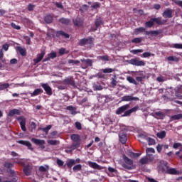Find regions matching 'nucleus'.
I'll list each match as a JSON object with an SVG mask.
<instances>
[{
	"mask_svg": "<svg viewBox=\"0 0 182 182\" xmlns=\"http://www.w3.org/2000/svg\"><path fill=\"white\" fill-rule=\"evenodd\" d=\"M129 108L130 104H126L125 105H122L116 110V114H122V113H124L122 117H127V116H130V114H132V113H134V112H137V110H139L138 106L134 107L133 108L127 110Z\"/></svg>",
	"mask_w": 182,
	"mask_h": 182,
	"instance_id": "f257e3e1",
	"label": "nucleus"
},
{
	"mask_svg": "<svg viewBox=\"0 0 182 182\" xmlns=\"http://www.w3.org/2000/svg\"><path fill=\"white\" fill-rule=\"evenodd\" d=\"M70 139L73 141V144L70 146L71 150H76L80 147V135L77 134H73L70 136Z\"/></svg>",
	"mask_w": 182,
	"mask_h": 182,
	"instance_id": "f03ea898",
	"label": "nucleus"
},
{
	"mask_svg": "<svg viewBox=\"0 0 182 182\" xmlns=\"http://www.w3.org/2000/svg\"><path fill=\"white\" fill-rule=\"evenodd\" d=\"M154 22L156 25H164L166 20H163L161 17L151 18L150 21L145 23L146 28H151L154 26Z\"/></svg>",
	"mask_w": 182,
	"mask_h": 182,
	"instance_id": "7ed1b4c3",
	"label": "nucleus"
},
{
	"mask_svg": "<svg viewBox=\"0 0 182 182\" xmlns=\"http://www.w3.org/2000/svg\"><path fill=\"white\" fill-rule=\"evenodd\" d=\"M141 32H145V35H147L148 36H154L157 35H160L159 31H146V28L144 27H139L138 28H135L134 31V33L135 35H139Z\"/></svg>",
	"mask_w": 182,
	"mask_h": 182,
	"instance_id": "20e7f679",
	"label": "nucleus"
},
{
	"mask_svg": "<svg viewBox=\"0 0 182 182\" xmlns=\"http://www.w3.org/2000/svg\"><path fill=\"white\" fill-rule=\"evenodd\" d=\"M78 45L80 46H87V49H92L94 45L93 38L88 37L80 39L79 41Z\"/></svg>",
	"mask_w": 182,
	"mask_h": 182,
	"instance_id": "39448f33",
	"label": "nucleus"
},
{
	"mask_svg": "<svg viewBox=\"0 0 182 182\" xmlns=\"http://www.w3.org/2000/svg\"><path fill=\"white\" fill-rule=\"evenodd\" d=\"M122 159L124 160L122 167L127 170H132L133 168V160L129 159L126 155H123Z\"/></svg>",
	"mask_w": 182,
	"mask_h": 182,
	"instance_id": "423d86ee",
	"label": "nucleus"
},
{
	"mask_svg": "<svg viewBox=\"0 0 182 182\" xmlns=\"http://www.w3.org/2000/svg\"><path fill=\"white\" fill-rule=\"evenodd\" d=\"M127 63L129 65H133L134 66H145L146 63L143 60H141L140 58H136L127 60Z\"/></svg>",
	"mask_w": 182,
	"mask_h": 182,
	"instance_id": "0eeeda50",
	"label": "nucleus"
},
{
	"mask_svg": "<svg viewBox=\"0 0 182 182\" xmlns=\"http://www.w3.org/2000/svg\"><path fill=\"white\" fill-rule=\"evenodd\" d=\"M168 164L167 161H161L158 165V170L163 173V174H166L167 171L168 170Z\"/></svg>",
	"mask_w": 182,
	"mask_h": 182,
	"instance_id": "6e6552de",
	"label": "nucleus"
},
{
	"mask_svg": "<svg viewBox=\"0 0 182 182\" xmlns=\"http://www.w3.org/2000/svg\"><path fill=\"white\" fill-rule=\"evenodd\" d=\"M16 120L19 122L21 130L26 132V118L24 116H20L16 117Z\"/></svg>",
	"mask_w": 182,
	"mask_h": 182,
	"instance_id": "1a4fd4ad",
	"label": "nucleus"
},
{
	"mask_svg": "<svg viewBox=\"0 0 182 182\" xmlns=\"http://www.w3.org/2000/svg\"><path fill=\"white\" fill-rule=\"evenodd\" d=\"M31 141L34 143V144H36V146H39V148L41 150H45V144L46 141L43 139H38L36 138H32Z\"/></svg>",
	"mask_w": 182,
	"mask_h": 182,
	"instance_id": "9d476101",
	"label": "nucleus"
},
{
	"mask_svg": "<svg viewBox=\"0 0 182 182\" xmlns=\"http://www.w3.org/2000/svg\"><path fill=\"white\" fill-rule=\"evenodd\" d=\"M4 167L8 170L11 176H14V174H15V170L12 169L14 168V164L10 161H4Z\"/></svg>",
	"mask_w": 182,
	"mask_h": 182,
	"instance_id": "9b49d317",
	"label": "nucleus"
},
{
	"mask_svg": "<svg viewBox=\"0 0 182 182\" xmlns=\"http://www.w3.org/2000/svg\"><path fill=\"white\" fill-rule=\"evenodd\" d=\"M63 82L64 85H70V86L74 87V89H76L77 87V86H76V83L75 82V79H73V77H66L63 80Z\"/></svg>",
	"mask_w": 182,
	"mask_h": 182,
	"instance_id": "f8f14e48",
	"label": "nucleus"
},
{
	"mask_svg": "<svg viewBox=\"0 0 182 182\" xmlns=\"http://www.w3.org/2000/svg\"><path fill=\"white\" fill-rule=\"evenodd\" d=\"M119 141L122 143V144H126L127 141V134L124 131H121L119 133Z\"/></svg>",
	"mask_w": 182,
	"mask_h": 182,
	"instance_id": "ddd939ff",
	"label": "nucleus"
},
{
	"mask_svg": "<svg viewBox=\"0 0 182 182\" xmlns=\"http://www.w3.org/2000/svg\"><path fill=\"white\" fill-rule=\"evenodd\" d=\"M137 102L140 100V99L137 97H133V95H125L122 97V102Z\"/></svg>",
	"mask_w": 182,
	"mask_h": 182,
	"instance_id": "4468645a",
	"label": "nucleus"
},
{
	"mask_svg": "<svg viewBox=\"0 0 182 182\" xmlns=\"http://www.w3.org/2000/svg\"><path fill=\"white\" fill-rule=\"evenodd\" d=\"M84 22L85 20L80 17H76L75 18L73 19V23L75 25V26H77L78 28L83 26Z\"/></svg>",
	"mask_w": 182,
	"mask_h": 182,
	"instance_id": "2eb2a0df",
	"label": "nucleus"
},
{
	"mask_svg": "<svg viewBox=\"0 0 182 182\" xmlns=\"http://www.w3.org/2000/svg\"><path fill=\"white\" fill-rule=\"evenodd\" d=\"M88 166L95 170H104V168H106V167L102 166L97 164V163L92 161H88Z\"/></svg>",
	"mask_w": 182,
	"mask_h": 182,
	"instance_id": "dca6fc26",
	"label": "nucleus"
},
{
	"mask_svg": "<svg viewBox=\"0 0 182 182\" xmlns=\"http://www.w3.org/2000/svg\"><path fill=\"white\" fill-rule=\"evenodd\" d=\"M46 53V51L45 50H43L40 54H38L37 58L33 59L34 63L36 65L37 63H39V62H41Z\"/></svg>",
	"mask_w": 182,
	"mask_h": 182,
	"instance_id": "f3484780",
	"label": "nucleus"
},
{
	"mask_svg": "<svg viewBox=\"0 0 182 182\" xmlns=\"http://www.w3.org/2000/svg\"><path fill=\"white\" fill-rule=\"evenodd\" d=\"M17 143H18V144H22L23 146H26V147H28V150L33 151L32 144H31L29 141L20 140V141H17Z\"/></svg>",
	"mask_w": 182,
	"mask_h": 182,
	"instance_id": "a211bd4d",
	"label": "nucleus"
},
{
	"mask_svg": "<svg viewBox=\"0 0 182 182\" xmlns=\"http://www.w3.org/2000/svg\"><path fill=\"white\" fill-rule=\"evenodd\" d=\"M164 18H173V9H166L162 14Z\"/></svg>",
	"mask_w": 182,
	"mask_h": 182,
	"instance_id": "6ab92c4d",
	"label": "nucleus"
},
{
	"mask_svg": "<svg viewBox=\"0 0 182 182\" xmlns=\"http://www.w3.org/2000/svg\"><path fill=\"white\" fill-rule=\"evenodd\" d=\"M41 87L44 89L46 93H47L48 96H52L53 92L50 86L48 85V84H42Z\"/></svg>",
	"mask_w": 182,
	"mask_h": 182,
	"instance_id": "aec40b11",
	"label": "nucleus"
},
{
	"mask_svg": "<svg viewBox=\"0 0 182 182\" xmlns=\"http://www.w3.org/2000/svg\"><path fill=\"white\" fill-rule=\"evenodd\" d=\"M32 168L29 165H24L23 168V172L24 173L25 176H31Z\"/></svg>",
	"mask_w": 182,
	"mask_h": 182,
	"instance_id": "412c9836",
	"label": "nucleus"
},
{
	"mask_svg": "<svg viewBox=\"0 0 182 182\" xmlns=\"http://www.w3.org/2000/svg\"><path fill=\"white\" fill-rule=\"evenodd\" d=\"M53 14H47L44 17V21L46 23H52V22H53Z\"/></svg>",
	"mask_w": 182,
	"mask_h": 182,
	"instance_id": "4be33fe9",
	"label": "nucleus"
},
{
	"mask_svg": "<svg viewBox=\"0 0 182 182\" xmlns=\"http://www.w3.org/2000/svg\"><path fill=\"white\" fill-rule=\"evenodd\" d=\"M15 114H18V115L21 114V111L18 109H13L11 110H10L9 112V116L10 117L15 116Z\"/></svg>",
	"mask_w": 182,
	"mask_h": 182,
	"instance_id": "5701e85b",
	"label": "nucleus"
},
{
	"mask_svg": "<svg viewBox=\"0 0 182 182\" xmlns=\"http://www.w3.org/2000/svg\"><path fill=\"white\" fill-rule=\"evenodd\" d=\"M64 36V38H65L66 39L69 38H70V35L68 34L67 33H65V31H58L56 32V36Z\"/></svg>",
	"mask_w": 182,
	"mask_h": 182,
	"instance_id": "b1692460",
	"label": "nucleus"
},
{
	"mask_svg": "<svg viewBox=\"0 0 182 182\" xmlns=\"http://www.w3.org/2000/svg\"><path fill=\"white\" fill-rule=\"evenodd\" d=\"M59 22L63 25H70V19L66 18H60Z\"/></svg>",
	"mask_w": 182,
	"mask_h": 182,
	"instance_id": "393cba45",
	"label": "nucleus"
},
{
	"mask_svg": "<svg viewBox=\"0 0 182 182\" xmlns=\"http://www.w3.org/2000/svg\"><path fill=\"white\" fill-rule=\"evenodd\" d=\"M13 163L14 164H19V166H25V162L21 159L15 158L13 159Z\"/></svg>",
	"mask_w": 182,
	"mask_h": 182,
	"instance_id": "a878e982",
	"label": "nucleus"
},
{
	"mask_svg": "<svg viewBox=\"0 0 182 182\" xmlns=\"http://www.w3.org/2000/svg\"><path fill=\"white\" fill-rule=\"evenodd\" d=\"M52 129V125H48L47 127L42 128V127H39L38 130H42V132H44V133H46V134H48V133H49V130H50Z\"/></svg>",
	"mask_w": 182,
	"mask_h": 182,
	"instance_id": "bb28decb",
	"label": "nucleus"
},
{
	"mask_svg": "<svg viewBox=\"0 0 182 182\" xmlns=\"http://www.w3.org/2000/svg\"><path fill=\"white\" fill-rule=\"evenodd\" d=\"M17 50L19 52L21 56H26V49L22 48L21 46L17 47Z\"/></svg>",
	"mask_w": 182,
	"mask_h": 182,
	"instance_id": "cd10ccee",
	"label": "nucleus"
},
{
	"mask_svg": "<svg viewBox=\"0 0 182 182\" xmlns=\"http://www.w3.org/2000/svg\"><path fill=\"white\" fill-rule=\"evenodd\" d=\"M155 116H156V118L158 119H163L166 117V115H164V113H163L161 112H155Z\"/></svg>",
	"mask_w": 182,
	"mask_h": 182,
	"instance_id": "c85d7f7f",
	"label": "nucleus"
},
{
	"mask_svg": "<svg viewBox=\"0 0 182 182\" xmlns=\"http://www.w3.org/2000/svg\"><path fill=\"white\" fill-rule=\"evenodd\" d=\"M166 174H178L177 170L174 168H168V171H166Z\"/></svg>",
	"mask_w": 182,
	"mask_h": 182,
	"instance_id": "c756f323",
	"label": "nucleus"
},
{
	"mask_svg": "<svg viewBox=\"0 0 182 182\" xmlns=\"http://www.w3.org/2000/svg\"><path fill=\"white\" fill-rule=\"evenodd\" d=\"M127 80L129 82V83H132L133 85H135L136 86H137L139 85V83H137V81H136V80H134V78H133L131 76H129L127 77Z\"/></svg>",
	"mask_w": 182,
	"mask_h": 182,
	"instance_id": "7c9ffc66",
	"label": "nucleus"
},
{
	"mask_svg": "<svg viewBox=\"0 0 182 182\" xmlns=\"http://www.w3.org/2000/svg\"><path fill=\"white\" fill-rule=\"evenodd\" d=\"M100 25H103V19L100 17L95 20V26L96 28H99Z\"/></svg>",
	"mask_w": 182,
	"mask_h": 182,
	"instance_id": "2f4dec72",
	"label": "nucleus"
},
{
	"mask_svg": "<svg viewBox=\"0 0 182 182\" xmlns=\"http://www.w3.org/2000/svg\"><path fill=\"white\" fill-rule=\"evenodd\" d=\"M47 143L50 144V146H58V144H60L58 140H48L47 141Z\"/></svg>",
	"mask_w": 182,
	"mask_h": 182,
	"instance_id": "473e14b6",
	"label": "nucleus"
},
{
	"mask_svg": "<svg viewBox=\"0 0 182 182\" xmlns=\"http://www.w3.org/2000/svg\"><path fill=\"white\" fill-rule=\"evenodd\" d=\"M67 110H69L70 112H71V114H76V108L73 106H68L67 107Z\"/></svg>",
	"mask_w": 182,
	"mask_h": 182,
	"instance_id": "72a5a7b5",
	"label": "nucleus"
},
{
	"mask_svg": "<svg viewBox=\"0 0 182 182\" xmlns=\"http://www.w3.org/2000/svg\"><path fill=\"white\" fill-rule=\"evenodd\" d=\"M75 164H76L75 163V159H70L68 163H67V167L68 168H72V167H73V166H75Z\"/></svg>",
	"mask_w": 182,
	"mask_h": 182,
	"instance_id": "f704fd0d",
	"label": "nucleus"
},
{
	"mask_svg": "<svg viewBox=\"0 0 182 182\" xmlns=\"http://www.w3.org/2000/svg\"><path fill=\"white\" fill-rule=\"evenodd\" d=\"M146 157L147 159L148 163H151L154 161V156H153L151 154H146Z\"/></svg>",
	"mask_w": 182,
	"mask_h": 182,
	"instance_id": "c9c22d12",
	"label": "nucleus"
},
{
	"mask_svg": "<svg viewBox=\"0 0 182 182\" xmlns=\"http://www.w3.org/2000/svg\"><path fill=\"white\" fill-rule=\"evenodd\" d=\"M138 139L140 143H144L143 140H147L149 137H147V136L144 134H141V135H139Z\"/></svg>",
	"mask_w": 182,
	"mask_h": 182,
	"instance_id": "e433bc0d",
	"label": "nucleus"
},
{
	"mask_svg": "<svg viewBox=\"0 0 182 182\" xmlns=\"http://www.w3.org/2000/svg\"><path fill=\"white\" fill-rule=\"evenodd\" d=\"M171 120H180L182 119V114H175L171 117Z\"/></svg>",
	"mask_w": 182,
	"mask_h": 182,
	"instance_id": "4c0bfd02",
	"label": "nucleus"
},
{
	"mask_svg": "<svg viewBox=\"0 0 182 182\" xmlns=\"http://www.w3.org/2000/svg\"><path fill=\"white\" fill-rule=\"evenodd\" d=\"M167 60H169V62H178V60H180V59L176 56H169Z\"/></svg>",
	"mask_w": 182,
	"mask_h": 182,
	"instance_id": "58836bf2",
	"label": "nucleus"
},
{
	"mask_svg": "<svg viewBox=\"0 0 182 182\" xmlns=\"http://www.w3.org/2000/svg\"><path fill=\"white\" fill-rule=\"evenodd\" d=\"M156 136L159 139H164V137H166V131H161V132L157 133Z\"/></svg>",
	"mask_w": 182,
	"mask_h": 182,
	"instance_id": "ea45409f",
	"label": "nucleus"
},
{
	"mask_svg": "<svg viewBox=\"0 0 182 182\" xmlns=\"http://www.w3.org/2000/svg\"><path fill=\"white\" fill-rule=\"evenodd\" d=\"M68 63L69 65H79V63H80V61L79 60H72L70 59L68 60Z\"/></svg>",
	"mask_w": 182,
	"mask_h": 182,
	"instance_id": "a19ab883",
	"label": "nucleus"
},
{
	"mask_svg": "<svg viewBox=\"0 0 182 182\" xmlns=\"http://www.w3.org/2000/svg\"><path fill=\"white\" fill-rule=\"evenodd\" d=\"M49 170V166H46V167L41 166L39 167V171L41 173H46V171H48Z\"/></svg>",
	"mask_w": 182,
	"mask_h": 182,
	"instance_id": "79ce46f5",
	"label": "nucleus"
},
{
	"mask_svg": "<svg viewBox=\"0 0 182 182\" xmlns=\"http://www.w3.org/2000/svg\"><path fill=\"white\" fill-rule=\"evenodd\" d=\"M8 87H9V83L6 82L0 85V90H5Z\"/></svg>",
	"mask_w": 182,
	"mask_h": 182,
	"instance_id": "37998d69",
	"label": "nucleus"
},
{
	"mask_svg": "<svg viewBox=\"0 0 182 182\" xmlns=\"http://www.w3.org/2000/svg\"><path fill=\"white\" fill-rule=\"evenodd\" d=\"M41 92H43L41 89H36L33 93L31 94V96L33 97V96H38V95H39V93H41Z\"/></svg>",
	"mask_w": 182,
	"mask_h": 182,
	"instance_id": "c03bdc74",
	"label": "nucleus"
},
{
	"mask_svg": "<svg viewBox=\"0 0 182 182\" xmlns=\"http://www.w3.org/2000/svg\"><path fill=\"white\" fill-rule=\"evenodd\" d=\"M148 144L149 146H154V144H156V140L153 138H148Z\"/></svg>",
	"mask_w": 182,
	"mask_h": 182,
	"instance_id": "a18cd8bd",
	"label": "nucleus"
},
{
	"mask_svg": "<svg viewBox=\"0 0 182 182\" xmlns=\"http://www.w3.org/2000/svg\"><path fill=\"white\" fill-rule=\"evenodd\" d=\"M102 71L103 72V73H113V72H114V70H113V68H105L102 69Z\"/></svg>",
	"mask_w": 182,
	"mask_h": 182,
	"instance_id": "49530a36",
	"label": "nucleus"
},
{
	"mask_svg": "<svg viewBox=\"0 0 182 182\" xmlns=\"http://www.w3.org/2000/svg\"><path fill=\"white\" fill-rule=\"evenodd\" d=\"M73 171H80L82 170V165L77 164L73 168Z\"/></svg>",
	"mask_w": 182,
	"mask_h": 182,
	"instance_id": "de8ad7c7",
	"label": "nucleus"
},
{
	"mask_svg": "<svg viewBox=\"0 0 182 182\" xmlns=\"http://www.w3.org/2000/svg\"><path fill=\"white\" fill-rule=\"evenodd\" d=\"M131 53H133V55H137V53H143V49L132 50Z\"/></svg>",
	"mask_w": 182,
	"mask_h": 182,
	"instance_id": "09e8293b",
	"label": "nucleus"
},
{
	"mask_svg": "<svg viewBox=\"0 0 182 182\" xmlns=\"http://www.w3.org/2000/svg\"><path fill=\"white\" fill-rule=\"evenodd\" d=\"M141 38H135L134 39L132 40V43H141Z\"/></svg>",
	"mask_w": 182,
	"mask_h": 182,
	"instance_id": "8fccbe9b",
	"label": "nucleus"
},
{
	"mask_svg": "<svg viewBox=\"0 0 182 182\" xmlns=\"http://www.w3.org/2000/svg\"><path fill=\"white\" fill-rule=\"evenodd\" d=\"M108 171L109 173H114V176H117V170L114 169V168L109 166Z\"/></svg>",
	"mask_w": 182,
	"mask_h": 182,
	"instance_id": "3c124183",
	"label": "nucleus"
},
{
	"mask_svg": "<svg viewBox=\"0 0 182 182\" xmlns=\"http://www.w3.org/2000/svg\"><path fill=\"white\" fill-rule=\"evenodd\" d=\"M58 53L59 55H62L68 54V52H66V49H65L64 48H61L59 49Z\"/></svg>",
	"mask_w": 182,
	"mask_h": 182,
	"instance_id": "603ef678",
	"label": "nucleus"
},
{
	"mask_svg": "<svg viewBox=\"0 0 182 182\" xmlns=\"http://www.w3.org/2000/svg\"><path fill=\"white\" fill-rule=\"evenodd\" d=\"M139 163H140L141 164H147V163H149V161H147L146 156V157H144V158H142V159H141L139 160Z\"/></svg>",
	"mask_w": 182,
	"mask_h": 182,
	"instance_id": "864d4df0",
	"label": "nucleus"
},
{
	"mask_svg": "<svg viewBox=\"0 0 182 182\" xmlns=\"http://www.w3.org/2000/svg\"><path fill=\"white\" fill-rule=\"evenodd\" d=\"M146 154H151V153H156L154 148H147L146 150Z\"/></svg>",
	"mask_w": 182,
	"mask_h": 182,
	"instance_id": "5fc2aeb1",
	"label": "nucleus"
},
{
	"mask_svg": "<svg viewBox=\"0 0 182 182\" xmlns=\"http://www.w3.org/2000/svg\"><path fill=\"white\" fill-rule=\"evenodd\" d=\"M91 8L92 9H97L100 8V3H99V2L95 3L92 6H91Z\"/></svg>",
	"mask_w": 182,
	"mask_h": 182,
	"instance_id": "6e6d98bb",
	"label": "nucleus"
},
{
	"mask_svg": "<svg viewBox=\"0 0 182 182\" xmlns=\"http://www.w3.org/2000/svg\"><path fill=\"white\" fill-rule=\"evenodd\" d=\"M36 129V123L34 122H32L31 124V132H34V130Z\"/></svg>",
	"mask_w": 182,
	"mask_h": 182,
	"instance_id": "4d7b16f0",
	"label": "nucleus"
},
{
	"mask_svg": "<svg viewBox=\"0 0 182 182\" xmlns=\"http://www.w3.org/2000/svg\"><path fill=\"white\" fill-rule=\"evenodd\" d=\"M98 59H100V60L108 61V60H109V56H107V55L99 56V57H98Z\"/></svg>",
	"mask_w": 182,
	"mask_h": 182,
	"instance_id": "13d9d810",
	"label": "nucleus"
},
{
	"mask_svg": "<svg viewBox=\"0 0 182 182\" xmlns=\"http://www.w3.org/2000/svg\"><path fill=\"white\" fill-rule=\"evenodd\" d=\"M85 63H86V65H87L88 66H90V67L93 66V61H92L91 59H87V60H85Z\"/></svg>",
	"mask_w": 182,
	"mask_h": 182,
	"instance_id": "bf43d9fd",
	"label": "nucleus"
},
{
	"mask_svg": "<svg viewBox=\"0 0 182 182\" xmlns=\"http://www.w3.org/2000/svg\"><path fill=\"white\" fill-rule=\"evenodd\" d=\"M57 56L58 55L55 52L48 54V57L50 58V59H55V58H56Z\"/></svg>",
	"mask_w": 182,
	"mask_h": 182,
	"instance_id": "052dcab7",
	"label": "nucleus"
},
{
	"mask_svg": "<svg viewBox=\"0 0 182 182\" xmlns=\"http://www.w3.org/2000/svg\"><path fill=\"white\" fill-rule=\"evenodd\" d=\"M11 177H12V178L10 181H11V182H18V180L19 178L18 176L13 174V175H11Z\"/></svg>",
	"mask_w": 182,
	"mask_h": 182,
	"instance_id": "680f3d73",
	"label": "nucleus"
},
{
	"mask_svg": "<svg viewBox=\"0 0 182 182\" xmlns=\"http://www.w3.org/2000/svg\"><path fill=\"white\" fill-rule=\"evenodd\" d=\"M133 11L136 14L138 12V14H139V15H143V14H144V11L141 10V9H139V10H137V9H133Z\"/></svg>",
	"mask_w": 182,
	"mask_h": 182,
	"instance_id": "e2e57ef3",
	"label": "nucleus"
},
{
	"mask_svg": "<svg viewBox=\"0 0 182 182\" xmlns=\"http://www.w3.org/2000/svg\"><path fill=\"white\" fill-rule=\"evenodd\" d=\"M11 28L16 29V31H19V29H21V26L16 25L15 23H11Z\"/></svg>",
	"mask_w": 182,
	"mask_h": 182,
	"instance_id": "0e129e2a",
	"label": "nucleus"
},
{
	"mask_svg": "<svg viewBox=\"0 0 182 182\" xmlns=\"http://www.w3.org/2000/svg\"><path fill=\"white\" fill-rule=\"evenodd\" d=\"M75 127L77 129V130H82V124L79 122H75Z\"/></svg>",
	"mask_w": 182,
	"mask_h": 182,
	"instance_id": "69168bd1",
	"label": "nucleus"
},
{
	"mask_svg": "<svg viewBox=\"0 0 182 182\" xmlns=\"http://www.w3.org/2000/svg\"><path fill=\"white\" fill-rule=\"evenodd\" d=\"M173 147L175 149H178V147H181V149H182V147H181V143H174L173 145Z\"/></svg>",
	"mask_w": 182,
	"mask_h": 182,
	"instance_id": "338daca9",
	"label": "nucleus"
},
{
	"mask_svg": "<svg viewBox=\"0 0 182 182\" xmlns=\"http://www.w3.org/2000/svg\"><path fill=\"white\" fill-rule=\"evenodd\" d=\"M173 48H175V49H182V44L175 43L173 44Z\"/></svg>",
	"mask_w": 182,
	"mask_h": 182,
	"instance_id": "774afa93",
	"label": "nucleus"
}]
</instances>
